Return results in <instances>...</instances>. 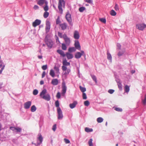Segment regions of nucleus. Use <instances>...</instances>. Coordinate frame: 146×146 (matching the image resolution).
<instances>
[{
  "label": "nucleus",
  "mask_w": 146,
  "mask_h": 146,
  "mask_svg": "<svg viewBox=\"0 0 146 146\" xmlns=\"http://www.w3.org/2000/svg\"><path fill=\"white\" fill-rule=\"evenodd\" d=\"M115 10L116 11H118L119 10V8L118 5L117 4H115L114 7Z\"/></svg>",
  "instance_id": "obj_47"
},
{
  "label": "nucleus",
  "mask_w": 146,
  "mask_h": 146,
  "mask_svg": "<svg viewBox=\"0 0 146 146\" xmlns=\"http://www.w3.org/2000/svg\"><path fill=\"white\" fill-rule=\"evenodd\" d=\"M5 65L3 64V63L2 62V61H0V68H1L3 67V66Z\"/></svg>",
  "instance_id": "obj_59"
},
{
  "label": "nucleus",
  "mask_w": 146,
  "mask_h": 146,
  "mask_svg": "<svg viewBox=\"0 0 146 146\" xmlns=\"http://www.w3.org/2000/svg\"><path fill=\"white\" fill-rule=\"evenodd\" d=\"M142 102L143 104H146V94L145 95L144 99L142 100Z\"/></svg>",
  "instance_id": "obj_42"
},
{
  "label": "nucleus",
  "mask_w": 146,
  "mask_h": 146,
  "mask_svg": "<svg viewBox=\"0 0 146 146\" xmlns=\"http://www.w3.org/2000/svg\"><path fill=\"white\" fill-rule=\"evenodd\" d=\"M63 37L66 45H69L70 43V38L65 34L63 35Z\"/></svg>",
  "instance_id": "obj_4"
},
{
  "label": "nucleus",
  "mask_w": 146,
  "mask_h": 146,
  "mask_svg": "<svg viewBox=\"0 0 146 146\" xmlns=\"http://www.w3.org/2000/svg\"><path fill=\"white\" fill-rule=\"evenodd\" d=\"M38 139L40 141V144L41 143L42 141L43 138L41 135H39V136L38 138Z\"/></svg>",
  "instance_id": "obj_36"
},
{
  "label": "nucleus",
  "mask_w": 146,
  "mask_h": 146,
  "mask_svg": "<svg viewBox=\"0 0 146 146\" xmlns=\"http://www.w3.org/2000/svg\"><path fill=\"white\" fill-rule=\"evenodd\" d=\"M54 69L56 73L58 75L60 74L59 68L55 66L54 67Z\"/></svg>",
  "instance_id": "obj_26"
},
{
  "label": "nucleus",
  "mask_w": 146,
  "mask_h": 146,
  "mask_svg": "<svg viewBox=\"0 0 146 146\" xmlns=\"http://www.w3.org/2000/svg\"><path fill=\"white\" fill-rule=\"evenodd\" d=\"M50 22L49 21H47L46 23V26L45 27V30L46 33L49 32L50 29Z\"/></svg>",
  "instance_id": "obj_11"
},
{
  "label": "nucleus",
  "mask_w": 146,
  "mask_h": 146,
  "mask_svg": "<svg viewBox=\"0 0 146 146\" xmlns=\"http://www.w3.org/2000/svg\"><path fill=\"white\" fill-rule=\"evenodd\" d=\"M31 104V101H28L24 104V108L25 109H28L29 108Z\"/></svg>",
  "instance_id": "obj_12"
},
{
  "label": "nucleus",
  "mask_w": 146,
  "mask_h": 146,
  "mask_svg": "<svg viewBox=\"0 0 146 146\" xmlns=\"http://www.w3.org/2000/svg\"><path fill=\"white\" fill-rule=\"evenodd\" d=\"M85 130L86 132H89L92 131L93 130L92 129H90L86 127L85 128Z\"/></svg>",
  "instance_id": "obj_27"
},
{
  "label": "nucleus",
  "mask_w": 146,
  "mask_h": 146,
  "mask_svg": "<svg viewBox=\"0 0 146 146\" xmlns=\"http://www.w3.org/2000/svg\"><path fill=\"white\" fill-rule=\"evenodd\" d=\"M66 87L65 85V83L63 82L62 87V93L64 95L66 93Z\"/></svg>",
  "instance_id": "obj_13"
},
{
  "label": "nucleus",
  "mask_w": 146,
  "mask_h": 146,
  "mask_svg": "<svg viewBox=\"0 0 146 146\" xmlns=\"http://www.w3.org/2000/svg\"><path fill=\"white\" fill-rule=\"evenodd\" d=\"M77 103L76 101L74 102L73 103L70 104L69 105L70 108L71 109H73L75 107Z\"/></svg>",
  "instance_id": "obj_20"
},
{
  "label": "nucleus",
  "mask_w": 146,
  "mask_h": 146,
  "mask_svg": "<svg viewBox=\"0 0 146 146\" xmlns=\"http://www.w3.org/2000/svg\"><path fill=\"white\" fill-rule=\"evenodd\" d=\"M60 23V19L59 17H58L56 20V24L58 25Z\"/></svg>",
  "instance_id": "obj_50"
},
{
  "label": "nucleus",
  "mask_w": 146,
  "mask_h": 146,
  "mask_svg": "<svg viewBox=\"0 0 146 146\" xmlns=\"http://www.w3.org/2000/svg\"><path fill=\"white\" fill-rule=\"evenodd\" d=\"M56 124H54L53 126L52 129L53 131H55L56 130Z\"/></svg>",
  "instance_id": "obj_54"
},
{
  "label": "nucleus",
  "mask_w": 146,
  "mask_h": 146,
  "mask_svg": "<svg viewBox=\"0 0 146 146\" xmlns=\"http://www.w3.org/2000/svg\"><path fill=\"white\" fill-rule=\"evenodd\" d=\"M64 140L66 144L69 143H70V141L67 139L65 138L64 139Z\"/></svg>",
  "instance_id": "obj_53"
},
{
  "label": "nucleus",
  "mask_w": 146,
  "mask_h": 146,
  "mask_svg": "<svg viewBox=\"0 0 146 146\" xmlns=\"http://www.w3.org/2000/svg\"><path fill=\"white\" fill-rule=\"evenodd\" d=\"M47 45L48 47L51 48L52 45V44L51 43L49 42L47 43Z\"/></svg>",
  "instance_id": "obj_58"
},
{
  "label": "nucleus",
  "mask_w": 146,
  "mask_h": 146,
  "mask_svg": "<svg viewBox=\"0 0 146 146\" xmlns=\"http://www.w3.org/2000/svg\"><path fill=\"white\" fill-rule=\"evenodd\" d=\"M117 84L119 90L121 91V90H122V85L121 84V82H117Z\"/></svg>",
  "instance_id": "obj_23"
},
{
  "label": "nucleus",
  "mask_w": 146,
  "mask_h": 146,
  "mask_svg": "<svg viewBox=\"0 0 146 146\" xmlns=\"http://www.w3.org/2000/svg\"><path fill=\"white\" fill-rule=\"evenodd\" d=\"M74 46L76 49L79 50H80V46L78 40H75L74 43Z\"/></svg>",
  "instance_id": "obj_14"
},
{
  "label": "nucleus",
  "mask_w": 146,
  "mask_h": 146,
  "mask_svg": "<svg viewBox=\"0 0 146 146\" xmlns=\"http://www.w3.org/2000/svg\"><path fill=\"white\" fill-rule=\"evenodd\" d=\"M107 58L108 60H110V61H111L112 57L111 54L108 52L107 53Z\"/></svg>",
  "instance_id": "obj_28"
},
{
  "label": "nucleus",
  "mask_w": 146,
  "mask_h": 146,
  "mask_svg": "<svg viewBox=\"0 0 146 146\" xmlns=\"http://www.w3.org/2000/svg\"><path fill=\"white\" fill-rule=\"evenodd\" d=\"M84 105L86 106H88L90 105V102L88 101H86L84 102Z\"/></svg>",
  "instance_id": "obj_41"
},
{
  "label": "nucleus",
  "mask_w": 146,
  "mask_h": 146,
  "mask_svg": "<svg viewBox=\"0 0 146 146\" xmlns=\"http://www.w3.org/2000/svg\"><path fill=\"white\" fill-rule=\"evenodd\" d=\"M74 38L76 39H78L80 37V35L78 32L76 31H74Z\"/></svg>",
  "instance_id": "obj_15"
},
{
  "label": "nucleus",
  "mask_w": 146,
  "mask_h": 146,
  "mask_svg": "<svg viewBox=\"0 0 146 146\" xmlns=\"http://www.w3.org/2000/svg\"><path fill=\"white\" fill-rule=\"evenodd\" d=\"M36 108L35 105L32 106L31 108V111L32 112H35L36 110Z\"/></svg>",
  "instance_id": "obj_29"
},
{
  "label": "nucleus",
  "mask_w": 146,
  "mask_h": 146,
  "mask_svg": "<svg viewBox=\"0 0 146 146\" xmlns=\"http://www.w3.org/2000/svg\"><path fill=\"white\" fill-rule=\"evenodd\" d=\"M65 17L68 22L70 24H71L72 21L71 15L68 13H67Z\"/></svg>",
  "instance_id": "obj_7"
},
{
  "label": "nucleus",
  "mask_w": 146,
  "mask_h": 146,
  "mask_svg": "<svg viewBox=\"0 0 146 146\" xmlns=\"http://www.w3.org/2000/svg\"><path fill=\"white\" fill-rule=\"evenodd\" d=\"M60 26L61 27L62 30H64L66 29L67 27V25L66 23H64L60 25Z\"/></svg>",
  "instance_id": "obj_19"
},
{
  "label": "nucleus",
  "mask_w": 146,
  "mask_h": 146,
  "mask_svg": "<svg viewBox=\"0 0 146 146\" xmlns=\"http://www.w3.org/2000/svg\"><path fill=\"white\" fill-rule=\"evenodd\" d=\"M114 90H113L110 89L108 90V92L110 94H112L114 92Z\"/></svg>",
  "instance_id": "obj_55"
},
{
  "label": "nucleus",
  "mask_w": 146,
  "mask_h": 146,
  "mask_svg": "<svg viewBox=\"0 0 146 146\" xmlns=\"http://www.w3.org/2000/svg\"><path fill=\"white\" fill-rule=\"evenodd\" d=\"M85 2H87L89 4H92L93 1L92 0H85Z\"/></svg>",
  "instance_id": "obj_46"
},
{
  "label": "nucleus",
  "mask_w": 146,
  "mask_h": 146,
  "mask_svg": "<svg viewBox=\"0 0 146 146\" xmlns=\"http://www.w3.org/2000/svg\"><path fill=\"white\" fill-rule=\"evenodd\" d=\"M66 66L63 65L62 66V69L63 71H66L67 69V67H66Z\"/></svg>",
  "instance_id": "obj_49"
},
{
  "label": "nucleus",
  "mask_w": 146,
  "mask_h": 146,
  "mask_svg": "<svg viewBox=\"0 0 146 146\" xmlns=\"http://www.w3.org/2000/svg\"><path fill=\"white\" fill-rule=\"evenodd\" d=\"M103 121V119L101 117L98 118L97 119V121L98 123L102 122Z\"/></svg>",
  "instance_id": "obj_32"
},
{
  "label": "nucleus",
  "mask_w": 146,
  "mask_h": 146,
  "mask_svg": "<svg viewBox=\"0 0 146 146\" xmlns=\"http://www.w3.org/2000/svg\"><path fill=\"white\" fill-rule=\"evenodd\" d=\"M110 14L112 16H115L116 15V13L113 10H112L110 12Z\"/></svg>",
  "instance_id": "obj_30"
},
{
  "label": "nucleus",
  "mask_w": 146,
  "mask_h": 146,
  "mask_svg": "<svg viewBox=\"0 0 146 146\" xmlns=\"http://www.w3.org/2000/svg\"><path fill=\"white\" fill-rule=\"evenodd\" d=\"M99 20L102 22L105 23L106 22V20L105 18H101L99 19Z\"/></svg>",
  "instance_id": "obj_38"
},
{
  "label": "nucleus",
  "mask_w": 146,
  "mask_h": 146,
  "mask_svg": "<svg viewBox=\"0 0 146 146\" xmlns=\"http://www.w3.org/2000/svg\"><path fill=\"white\" fill-rule=\"evenodd\" d=\"M58 35L60 38H63V36H62V34L61 33L58 32Z\"/></svg>",
  "instance_id": "obj_57"
},
{
  "label": "nucleus",
  "mask_w": 146,
  "mask_h": 146,
  "mask_svg": "<svg viewBox=\"0 0 146 146\" xmlns=\"http://www.w3.org/2000/svg\"><path fill=\"white\" fill-rule=\"evenodd\" d=\"M57 111L58 113V119H62L63 117V115L62 110L60 107L57 108Z\"/></svg>",
  "instance_id": "obj_5"
},
{
  "label": "nucleus",
  "mask_w": 146,
  "mask_h": 146,
  "mask_svg": "<svg viewBox=\"0 0 146 146\" xmlns=\"http://www.w3.org/2000/svg\"><path fill=\"white\" fill-rule=\"evenodd\" d=\"M117 46L118 48L119 49H121V45L119 44H117Z\"/></svg>",
  "instance_id": "obj_64"
},
{
  "label": "nucleus",
  "mask_w": 146,
  "mask_h": 146,
  "mask_svg": "<svg viewBox=\"0 0 146 146\" xmlns=\"http://www.w3.org/2000/svg\"><path fill=\"white\" fill-rule=\"evenodd\" d=\"M46 75V73L45 71H44L43 72L42 74V78H43Z\"/></svg>",
  "instance_id": "obj_63"
},
{
  "label": "nucleus",
  "mask_w": 146,
  "mask_h": 146,
  "mask_svg": "<svg viewBox=\"0 0 146 146\" xmlns=\"http://www.w3.org/2000/svg\"><path fill=\"white\" fill-rule=\"evenodd\" d=\"M92 77L93 80L96 83H97L96 78L95 76L94 75H92Z\"/></svg>",
  "instance_id": "obj_43"
},
{
  "label": "nucleus",
  "mask_w": 146,
  "mask_h": 146,
  "mask_svg": "<svg viewBox=\"0 0 146 146\" xmlns=\"http://www.w3.org/2000/svg\"><path fill=\"white\" fill-rule=\"evenodd\" d=\"M62 64L63 65L65 66H69L70 64L69 62H67L66 59H64L62 61Z\"/></svg>",
  "instance_id": "obj_21"
},
{
  "label": "nucleus",
  "mask_w": 146,
  "mask_h": 146,
  "mask_svg": "<svg viewBox=\"0 0 146 146\" xmlns=\"http://www.w3.org/2000/svg\"><path fill=\"white\" fill-rule=\"evenodd\" d=\"M55 105L56 107H57L58 108L59 107V103L58 101L57 100L55 102Z\"/></svg>",
  "instance_id": "obj_48"
},
{
  "label": "nucleus",
  "mask_w": 146,
  "mask_h": 146,
  "mask_svg": "<svg viewBox=\"0 0 146 146\" xmlns=\"http://www.w3.org/2000/svg\"><path fill=\"white\" fill-rule=\"evenodd\" d=\"M83 98V99H87V97L86 94L85 93H83L82 95Z\"/></svg>",
  "instance_id": "obj_52"
},
{
  "label": "nucleus",
  "mask_w": 146,
  "mask_h": 146,
  "mask_svg": "<svg viewBox=\"0 0 146 146\" xmlns=\"http://www.w3.org/2000/svg\"><path fill=\"white\" fill-rule=\"evenodd\" d=\"M33 8L34 9L36 10L39 9V7L37 5H35L33 7Z\"/></svg>",
  "instance_id": "obj_60"
},
{
  "label": "nucleus",
  "mask_w": 146,
  "mask_h": 146,
  "mask_svg": "<svg viewBox=\"0 0 146 146\" xmlns=\"http://www.w3.org/2000/svg\"><path fill=\"white\" fill-rule=\"evenodd\" d=\"M50 75L52 77H54L55 73L54 71L53 70L51 69L50 70Z\"/></svg>",
  "instance_id": "obj_25"
},
{
  "label": "nucleus",
  "mask_w": 146,
  "mask_h": 146,
  "mask_svg": "<svg viewBox=\"0 0 146 146\" xmlns=\"http://www.w3.org/2000/svg\"><path fill=\"white\" fill-rule=\"evenodd\" d=\"M123 54V52H119L118 54V55L119 56H120L122 55Z\"/></svg>",
  "instance_id": "obj_61"
},
{
  "label": "nucleus",
  "mask_w": 146,
  "mask_h": 146,
  "mask_svg": "<svg viewBox=\"0 0 146 146\" xmlns=\"http://www.w3.org/2000/svg\"><path fill=\"white\" fill-rule=\"evenodd\" d=\"M46 89H44L41 92L40 95L42 98L47 101H49L50 99V97L49 94H46Z\"/></svg>",
  "instance_id": "obj_1"
},
{
  "label": "nucleus",
  "mask_w": 146,
  "mask_h": 146,
  "mask_svg": "<svg viewBox=\"0 0 146 146\" xmlns=\"http://www.w3.org/2000/svg\"><path fill=\"white\" fill-rule=\"evenodd\" d=\"M37 4L40 6L44 4H48V2L46 0H37Z\"/></svg>",
  "instance_id": "obj_10"
},
{
  "label": "nucleus",
  "mask_w": 146,
  "mask_h": 146,
  "mask_svg": "<svg viewBox=\"0 0 146 146\" xmlns=\"http://www.w3.org/2000/svg\"><path fill=\"white\" fill-rule=\"evenodd\" d=\"M93 140L92 139H90L88 142V144L89 146H93L92 143Z\"/></svg>",
  "instance_id": "obj_34"
},
{
  "label": "nucleus",
  "mask_w": 146,
  "mask_h": 146,
  "mask_svg": "<svg viewBox=\"0 0 146 146\" xmlns=\"http://www.w3.org/2000/svg\"><path fill=\"white\" fill-rule=\"evenodd\" d=\"M47 68V65H43L42 67V69L44 70H46Z\"/></svg>",
  "instance_id": "obj_51"
},
{
  "label": "nucleus",
  "mask_w": 146,
  "mask_h": 146,
  "mask_svg": "<svg viewBox=\"0 0 146 146\" xmlns=\"http://www.w3.org/2000/svg\"><path fill=\"white\" fill-rule=\"evenodd\" d=\"M65 71L66 72H65L64 74V75H67L70 72V70L69 69H68Z\"/></svg>",
  "instance_id": "obj_40"
},
{
  "label": "nucleus",
  "mask_w": 146,
  "mask_h": 146,
  "mask_svg": "<svg viewBox=\"0 0 146 146\" xmlns=\"http://www.w3.org/2000/svg\"><path fill=\"white\" fill-rule=\"evenodd\" d=\"M79 88L80 90L82 92H85L86 90L85 88L82 87L80 86H79Z\"/></svg>",
  "instance_id": "obj_33"
},
{
  "label": "nucleus",
  "mask_w": 146,
  "mask_h": 146,
  "mask_svg": "<svg viewBox=\"0 0 146 146\" xmlns=\"http://www.w3.org/2000/svg\"><path fill=\"white\" fill-rule=\"evenodd\" d=\"M58 8L59 11L60 13H62L63 12L62 8H64L65 2L64 0H58Z\"/></svg>",
  "instance_id": "obj_2"
},
{
  "label": "nucleus",
  "mask_w": 146,
  "mask_h": 146,
  "mask_svg": "<svg viewBox=\"0 0 146 146\" xmlns=\"http://www.w3.org/2000/svg\"><path fill=\"white\" fill-rule=\"evenodd\" d=\"M10 129L16 132H20L21 131V129L19 127H10Z\"/></svg>",
  "instance_id": "obj_8"
},
{
  "label": "nucleus",
  "mask_w": 146,
  "mask_h": 146,
  "mask_svg": "<svg viewBox=\"0 0 146 146\" xmlns=\"http://www.w3.org/2000/svg\"><path fill=\"white\" fill-rule=\"evenodd\" d=\"M49 15V13L46 11L44 12L43 15V17L44 18H47Z\"/></svg>",
  "instance_id": "obj_35"
},
{
  "label": "nucleus",
  "mask_w": 146,
  "mask_h": 146,
  "mask_svg": "<svg viewBox=\"0 0 146 146\" xmlns=\"http://www.w3.org/2000/svg\"><path fill=\"white\" fill-rule=\"evenodd\" d=\"M38 91L37 90L35 89L34 90L33 92V94L35 95H36L38 94Z\"/></svg>",
  "instance_id": "obj_44"
},
{
  "label": "nucleus",
  "mask_w": 146,
  "mask_h": 146,
  "mask_svg": "<svg viewBox=\"0 0 146 146\" xmlns=\"http://www.w3.org/2000/svg\"><path fill=\"white\" fill-rule=\"evenodd\" d=\"M76 49L74 47H70L69 48L68 51L70 52H72L75 51Z\"/></svg>",
  "instance_id": "obj_24"
},
{
  "label": "nucleus",
  "mask_w": 146,
  "mask_h": 146,
  "mask_svg": "<svg viewBox=\"0 0 146 146\" xmlns=\"http://www.w3.org/2000/svg\"><path fill=\"white\" fill-rule=\"evenodd\" d=\"M85 9V8L84 7H82L79 8V11L81 12H83Z\"/></svg>",
  "instance_id": "obj_37"
},
{
  "label": "nucleus",
  "mask_w": 146,
  "mask_h": 146,
  "mask_svg": "<svg viewBox=\"0 0 146 146\" xmlns=\"http://www.w3.org/2000/svg\"><path fill=\"white\" fill-rule=\"evenodd\" d=\"M81 53L79 52H76L75 55V58H76L78 59L80 58L82 55L84 54V52L82 50L81 51Z\"/></svg>",
  "instance_id": "obj_6"
},
{
  "label": "nucleus",
  "mask_w": 146,
  "mask_h": 146,
  "mask_svg": "<svg viewBox=\"0 0 146 146\" xmlns=\"http://www.w3.org/2000/svg\"><path fill=\"white\" fill-rule=\"evenodd\" d=\"M61 47L62 49L63 50H66L67 49V47L65 44L62 43L61 44Z\"/></svg>",
  "instance_id": "obj_31"
},
{
  "label": "nucleus",
  "mask_w": 146,
  "mask_h": 146,
  "mask_svg": "<svg viewBox=\"0 0 146 146\" xmlns=\"http://www.w3.org/2000/svg\"><path fill=\"white\" fill-rule=\"evenodd\" d=\"M125 92L128 93L130 90L129 86L127 85H126L124 88Z\"/></svg>",
  "instance_id": "obj_22"
},
{
  "label": "nucleus",
  "mask_w": 146,
  "mask_h": 146,
  "mask_svg": "<svg viewBox=\"0 0 146 146\" xmlns=\"http://www.w3.org/2000/svg\"><path fill=\"white\" fill-rule=\"evenodd\" d=\"M136 28L138 29L143 31L146 27V25L143 24H138L136 25Z\"/></svg>",
  "instance_id": "obj_3"
},
{
  "label": "nucleus",
  "mask_w": 146,
  "mask_h": 146,
  "mask_svg": "<svg viewBox=\"0 0 146 146\" xmlns=\"http://www.w3.org/2000/svg\"><path fill=\"white\" fill-rule=\"evenodd\" d=\"M57 52L63 57H64L66 56V54H65L64 52L62 50H57Z\"/></svg>",
  "instance_id": "obj_16"
},
{
  "label": "nucleus",
  "mask_w": 146,
  "mask_h": 146,
  "mask_svg": "<svg viewBox=\"0 0 146 146\" xmlns=\"http://www.w3.org/2000/svg\"><path fill=\"white\" fill-rule=\"evenodd\" d=\"M56 97L58 98H60V93L59 92H58L57 93L56 96Z\"/></svg>",
  "instance_id": "obj_56"
},
{
  "label": "nucleus",
  "mask_w": 146,
  "mask_h": 146,
  "mask_svg": "<svg viewBox=\"0 0 146 146\" xmlns=\"http://www.w3.org/2000/svg\"><path fill=\"white\" fill-rule=\"evenodd\" d=\"M45 6L44 7V10L46 11H47L48 10V4H45Z\"/></svg>",
  "instance_id": "obj_39"
},
{
  "label": "nucleus",
  "mask_w": 146,
  "mask_h": 146,
  "mask_svg": "<svg viewBox=\"0 0 146 146\" xmlns=\"http://www.w3.org/2000/svg\"><path fill=\"white\" fill-rule=\"evenodd\" d=\"M51 83L53 85H56L58 84V80L57 79H53Z\"/></svg>",
  "instance_id": "obj_18"
},
{
  "label": "nucleus",
  "mask_w": 146,
  "mask_h": 146,
  "mask_svg": "<svg viewBox=\"0 0 146 146\" xmlns=\"http://www.w3.org/2000/svg\"><path fill=\"white\" fill-rule=\"evenodd\" d=\"M115 110L118 111H122V109L119 108H115Z\"/></svg>",
  "instance_id": "obj_45"
},
{
  "label": "nucleus",
  "mask_w": 146,
  "mask_h": 146,
  "mask_svg": "<svg viewBox=\"0 0 146 146\" xmlns=\"http://www.w3.org/2000/svg\"><path fill=\"white\" fill-rule=\"evenodd\" d=\"M5 67V65H4L3 66L2 68H1V70H0V74H1L3 70L4 69Z\"/></svg>",
  "instance_id": "obj_62"
},
{
  "label": "nucleus",
  "mask_w": 146,
  "mask_h": 146,
  "mask_svg": "<svg viewBox=\"0 0 146 146\" xmlns=\"http://www.w3.org/2000/svg\"><path fill=\"white\" fill-rule=\"evenodd\" d=\"M66 56L68 60L72 59L73 57V55L72 54L68 52L66 53Z\"/></svg>",
  "instance_id": "obj_17"
},
{
  "label": "nucleus",
  "mask_w": 146,
  "mask_h": 146,
  "mask_svg": "<svg viewBox=\"0 0 146 146\" xmlns=\"http://www.w3.org/2000/svg\"><path fill=\"white\" fill-rule=\"evenodd\" d=\"M41 22L40 20L36 19L32 23V25L34 27H36V26L40 25Z\"/></svg>",
  "instance_id": "obj_9"
}]
</instances>
